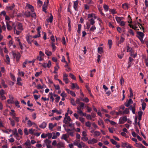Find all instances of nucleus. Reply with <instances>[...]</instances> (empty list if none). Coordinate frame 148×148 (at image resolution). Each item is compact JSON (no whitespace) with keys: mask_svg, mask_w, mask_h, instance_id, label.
<instances>
[{"mask_svg":"<svg viewBox=\"0 0 148 148\" xmlns=\"http://www.w3.org/2000/svg\"><path fill=\"white\" fill-rule=\"evenodd\" d=\"M116 19L118 23H120L122 20L121 18L118 17H116L115 18Z\"/></svg>","mask_w":148,"mask_h":148,"instance_id":"obj_29","label":"nucleus"},{"mask_svg":"<svg viewBox=\"0 0 148 148\" xmlns=\"http://www.w3.org/2000/svg\"><path fill=\"white\" fill-rule=\"evenodd\" d=\"M45 53L48 56H51L52 55V53L51 51L46 50L45 52Z\"/></svg>","mask_w":148,"mask_h":148,"instance_id":"obj_24","label":"nucleus"},{"mask_svg":"<svg viewBox=\"0 0 148 148\" xmlns=\"http://www.w3.org/2000/svg\"><path fill=\"white\" fill-rule=\"evenodd\" d=\"M81 139L82 140L84 141H86L88 140V138L86 137H82L81 138Z\"/></svg>","mask_w":148,"mask_h":148,"instance_id":"obj_59","label":"nucleus"},{"mask_svg":"<svg viewBox=\"0 0 148 148\" xmlns=\"http://www.w3.org/2000/svg\"><path fill=\"white\" fill-rule=\"evenodd\" d=\"M42 73V71H40V72H37L36 73L35 76L36 77H38Z\"/></svg>","mask_w":148,"mask_h":148,"instance_id":"obj_54","label":"nucleus"},{"mask_svg":"<svg viewBox=\"0 0 148 148\" xmlns=\"http://www.w3.org/2000/svg\"><path fill=\"white\" fill-rule=\"evenodd\" d=\"M108 44L109 45V48L110 49L112 45V41L111 40H108Z\"/></svg>","mask_w":148,"mask_h":148,"instance_id":"obj_27","label":"nucleus"},{"mask_svg":"<svg viewBox=\"0 0 148 148\" xmlns=\"http://www.w3.org/2000/svg\"><path fill=\"white\" fill-rule=\"evenodd\" d=\"M77 112L78 113H79L80 115L81 116H84V113H83V112L82 111V110H79V111H77Z\"/></svg>","mask_w":148,"mask_h":148,"instance_id":"obj_58","label":"nucleus"},{"mask_svg":"<svg viewBox=\"0 0 148 148\" xmlns=\"http://www.w3.org/2000/svg\"><path fill=\"white\" fill-rule=\"evenodd\" d=\"M19 102L18 101H16L15 102V104L16 106L18 108H19L20 107V106L19 105Z\"/></svg>","mask_w":148,"mask_h":148,"instance_id":"obj_55","label":"nucleus"},{"mask_svg":"<svg viewBox=\"0 0 148 148\" xmlns=\"http://www.w3.org/2000/svg\"><path fill=\"white\" fill-rule=\"evenodd\" d=\"M47 125V123L44 122L39 125V127L41 128L44 129L46 127Z\"/></svg>","mask_w":148,"mask_h":148,"instance_id":"obj_9","label":"nucleus"},{"mask_svg":"<svg viewBox=\"0 0 148 148\" xmlns=\"http://www.w3.org/2000/svg\"><path fill=\"white\" fill-rule=\"evenodd\" d=\"M70 77L72 79L75 80L76 77L72 73H70L69 75Z\"/></svg>","mask_w":148,"mask_h":148,"instance_id":"obj_39","label":"nucleus"},{"mask_svg":"<svg viewBox=\"0 0 148 148\" xmlns=\"http://www.w3.org/2000/svg\"><path fill=\"white\" fill-rule=\"evenodd\" d=\"M13 134V135H15V137H16V139L18 140H20L19 136L17 132L16 129V130L14 131H13L12 132Z\"/></svg>","mask_w":148,"mask_h":148,"instance_id":"obj_6","label":"nucleus"},{"mask_svg":"<svg viewBox=\"0 0 148 148\" xmlns=\"http://www.w3.org/2000/svg\"><path fill=\"white\" fill-rule=\"evenodd\" d=\"M7 25V28L8 30L10 31L12 29V27L10 25L8 24V22H6Z\"/></svg>","mask_w":148,"mask_h":148,"instance_id":"obj_18","label":"nucleus"},{"mask_svg":"<svg viewBox=\"0 0 148 148\" xmlns=\"http://www.w3.org/2000/svg\"><path fill=\"white\" fill-rule=\"evenodd\" d=\"M68 18L69 22L68 24V26L69 27L68 30L69 32H70L71 30V21L70 19L69 18V17H68Z\"/></svg>","mask_w":148,"mask_h":148,"instance_id":"obj_11","label":"nucleus"},{"mask_svg":"<svg viewBox=\"0 0 148 148\" xmlns=\"http://www.w3.org/2000/svg\"><path fill=\"white\" fill-rule=\"evenodd\" d=\"M129 106L130 107L128 108H129V109L132 111V113L133 114H135V113L136 109L134 106H133L132 105L130 106Z\"/></svg>","mask_w":148,"mask_h":148,"instance_id":"obj_8","label":"nucleus"},{"mask_svg":"<svg viewBox=\"0 0 148 148\" xmlns=\"http://www.w3.org/2000/svg\"><path fill=\"white\" fill-rule=\"evenodd\" d=\"M136 33L138 35V36H137V37L138 38V37L143 38L145 35L143 33L137 31L136 32Z\"/></svg>","mask_w":148,"mask_h":148,"instance_id":"obj_4","label":"nucleus"},{"mask_svg":"<svg viewBox=\"0 0 148 148\" xmlns=\"http://www.w3.org/2000/svg\"><path fill=\"white\" fill-rule=\"evenodd\" d=\"M27 125L29 127H31L33 125V122H32L30 120L27 121Z\"/></svg>","mask_w":148,"mask_h":148,"instance_id":"obj_40","label":"nucleus"},{"mask_svg":"<svg viewBox=\"0 0 148 148\" xmlns=\"http://www.w3.org/2000/svg\"><path fill=\"white\" fill-rule=\"evenodd\" d=\"M51 40L52 41V42H51V43H54V42H55V38H54V36L53 35H52L51 36Z\"/></svg>","mask_w":148,"mask_h":148,"instance_id":"obj_51","label":"nucleus"},{"mask_svg":"<svg viewBox=\"0 0 148 148\" xmlns=\"http://www.w3.org/2000/svg\"><path fill=\"white\" fill-rule=\"evenodd\" d=\"M44 142L45 143L46 145H49L50 144L51 142V141L50 140H49L48 139H46L44 141Z\"/></svg>","mask_w":148,"mask_h":148,"instance_id":"obj_25","label":"nucleus"},{"mask_svg":"<svg viewBox=\"0 0 148 148\" xmlns=\"http://www.w3.org/2000/svg\"><path fill=\"white\" fill-rule=\"evenodd\" d=\"M18 29H19L20 30H23V27L22 24V23H19L18 24Z\"/></svg>","mask_w":148,"mask_h":148,"instance_id":"obj_15","label":"nucleus"},{"mask_svg":"<svg viewBox=\"0 0 148 148\" xmlns=\"http://www.w3.org/2000/svg\"><path fill=\"white\" fill-rule=\"evenodd\" d=\"M33 37L32 36L29 35V36H27L26 37L27 41L28 42L29 44H31V42L30 41V40L32 42L34 40H31Z\"/></svg>","mask_w":148,"mask_h":148,"instance_id":"obj_5","label":"nucleus"},{"mask_svg":"<svg viewBox=\"0 0 148 148\" xmlns=\"http://www.w3.org/2000/svg\"><path fill=\"white\" fill-rule=\"evenodd\" d=\"M127 119L126 116H124L122 118H120L119 120V124H121L124 123L125 122L127 121Z\"/></svg>","mask_w":148,"mask_h":148,"instance_id":"obj_1","label":"nucleus"},{"mask_svg":"<svg viewBox=\"0 0 148 148\" xmlns=\"http://www.w3.org/2000/svg\"><path fill=\"white\" fill-rule=\"evenodd\" d=\"M24 132L25 134L26 135H27L29 134L28 132L27 131V128H25L24 130Z\"/></svg>","mask_w":148,"mask_h":148,"instance_id":"obj_57","label":"nucleus"},{"mask_svg":"<svg viewBox=\"0 0 148 148\" xmlns=\"http://www.w3.org/2000/svg\"><path fill=\"white\" fill-rule=\"evenodd\" d=\"M63 144L62 143L60 142L58 143L57 145V146L58 148H60L63 146Z\"/></svg>","mask_w":148,"mask_h":148,"instance_id":"obj_28","label":"nucleus"},{"mask_svg":"<svg viewBox=\"0 0 148 148\" xmlns=\"http://www.w3.org/2000/svg\"><path fill=\"white\" fill-rule=\"evenodd\" d=\"M53 125L52 123H50L49 124V128L50 129H52L53 128Z\"/></svg>","mask_w":148,"mask_h":148,"instance_id":"obj_48","label":"nucleus"},{"mask_svg":"<svg viewBox=\"0 0 148 148\" xmlns=\"http://www.w3.org/2000/svg\"><path fill=\"white\" fill-rule=\"evenodd\" d=\"M96 29V27L95 25H93L90 29V31L92 32H94Z\"/></svg>","mask_w":148,"mask_h":148,"instance_id":"obj_42","label":"nucleus"},{"mask_svg":"<svg viewBox=\"0 0 148 148\" xmlns=\"http://www.w3.org/2000/svg\"><path fill=\"white\" fill-rule=\"evenodd\" d=\"M79 120L82 123H84L85 121V119L83 117H80L79 118Z\"/></svg>","mask_w":148,"mask_h":148,"instance_id":"obj_62","label":"nucleus"},{"mask_svg":"<svg viewBox=\"0 0 148 148\" xmlns=\"http://www.w3.org/2000/svg\"><path fill=\"white\" fill-rule=\"evenodd\" d=\"M53 16L51 14V16H50L48 19H47V21L48 22L52 23L53 21Z\"/></svg>","mask_w":148,"mask_h":148,"instance_id":"obj_14","label":"nucleus"},{"mask_svg":"<svg viewBox=\"0 0 148 148\" xmlns=\"http://www.w3.org/2000/svg\"><path fill=\"white\" fill-rule=\"evenodd\" d=\"M69 108H68L67 112L65 113V117L64 118H65V119H66V118L68 116V115L69 114Z\"/></svg>","mask_w":148,"mask_h":148,"instance_id":"obj_52","label":"nucleus"},{"mask_svg":"<svg viewBox=\"0 0 148 148\" xmlns=\"http://www.w3.org/2000/svg\"><path fill=\"white\" fill-rule=\"evenodd\" d=\"M10 75L11 77L12 78V80L14 81H15V78L14 75L11 73H10Z\"/></svg>","mask_w":148,"mask_h":148,"instance_id":"obj_50","label":"nucleus"},{"mask_svg":"<svg viewBox=\"0 0 148 148\" xmlns=\"http://www.w3.org/2000/svg\"><path fill=\"white\" fill-rule=\"evenodd\" d=\"M37 3L39 5V7H40L42 4V2L40 0H38Z\"/></svg>","mask_w":148,"mask_h":148,"instance_id":"obj_56","label":"nucleus"},{"mask_svg":"<svg viewBox=\"0 0 148 148\" xmlns=\"http://www.w3.org/2000/svg\"><path fill=\"white\" fill-rule=\"evenodd\" d=\"M13 118L17 122H18L19 121V117L16 116H13Z\"/></svg>","mask_w":148,"mask_h":148,"instance_id":"obj_43","label":"nucleus"},{"mask_svg":"<svg viewBox=\"0 0 148 148\" xmlns=\"http://www.w3.org/2000/svg\"><path fill=\"white\" fill-rule=\"evenodd\" d=\"M51 46L52 47V50L53 51H55L56 49V47L55 46V43H51Z\"/></svg>","mask_w":148,"mask_h":148,"instance_id":"obj_26","label":"nucleus"},{"mask_svg":"<svg viewBox=\"0 0 148 148\" xmlns=\"http://www.w3.org/2000/svg\"><path fill=\"white\" fill-rule=\"evenodd\" d=\"M143 145L141 143H136L135 144V146L139 148L142 147Z\"/></svg>","mask_w":148,"mask_h":148,"instance_id":"obj_45","label":"nucleus"},{"mask_svg":"<svg viewBox=\"0 0 148 148\" xmlns=\"http://www.w3.org/2000/svg\"><path fill=\"white\" fill-rule=\"evenodd\" d=\"M133 101L132 99H130L129 100H127L126 101L125 103V105L127 107H128L130 106V104H132Z\"/></svg>","mask_w":148,"mask_h":148,"instance_id":"obj_2","label":"nucleus"},{"mask_svg":"<svg viewBox=\"0 0 148 148\" xmlns=\"http://www.w3.org/2000/svg\"><path fill=\"white\" fill-rule=\"evenodd\" d=\"M25 145L28 146H30L31 143L30 142V140H27L26 142L25 143Z\"/></svg>","mask_w":148,"mask_h":148,"instance_id":"obj_34","label":"nucleus"},{"mask_svg":"<svg viewBox=\"0 0 148 148\" xmlns=\"http://www.w3.org/2000/svg\"><path fill=\"white\" fill-rule=\"evenodd\" d=\"M122 7L124 9H125L126 8L128 9V4L127 3H124L122 5Z\"/></svg>","mask_w":148,"mask_h":148,"instance_id":"obj_16","label":"nucleus"},{"mask_svg":"<svg viewBox=\"0 0 148 148\" xmlns=\"http://www.w3.org/2000/svg\"><path fill=\"white\" fill-rule=\"evenodd\" d=\"M89 21L90 24L92 25H93L95 23V21L92 18H91Z\"/></svg>","mask_w":148,"mask_h":148,"instance_id":"obj_31","label":"nucleus"},{"mask_svg":"<svg viewBox=\"0 0 148 148\" xmlns=\"http://www.w3.org/2000/svg\"><path fill=\"white\" fill-rule=\"evenodd\" d=\"M24 15L25 16H26L28 17L30 16L31 13L30 12L27 11H25L24 13Z\"/></svg>","mask_w":148,"mask_h":148,"instance_id":"obj_17","label":"nucleus"},{"mask_svg":"<svg viewBox=\"0 0 148 148\" xmlns=\"http://www.w3.org/2000/svg\"><path fill=\"white\" fill-rule=\"evenodd\" d=\"M146 106V103H145L144 102H143L142 104V109L143 110H145Z\"/></svg>","mask_w":148,"mask_h":148,"instance_id":"obj_23","label":"nucleus"},{"mask_svg":"<svg viewBox=\"0 0 148 148\" xmlns=\"http://www.w3.org/2000/svg\"><path fill=\"white\" fill-rule=\"evenodd\" d=\"M71 103L73 106H75L76 105L75 103V100L73 99H71Z\"/></svg>","mask_w":148,"mask_h":148,"instance_id":"obj_36","label":"nucleus"},{"mask_svg":"<svg viewBox=\"0 0 148 148\" xmlns=\"http://www.w3.org/2000/svg\"><path fill=\"white\" fill-rule=\"evenodd\" d=\"M128 32L130 34H132V36L134 35V33L132 29H130L129 30Z\"/></svg>","mask_w":148,"mask_h":148,"instance_id":"obj_61","label":"nucleus"},{"mask_svg":"<svg viewBox=\"0 0 148 148\" xmlns=\"http://www.w3.org/2000/svg\"><path fill=\"white\" fill-rule=\"evenodd\" d=\"M82 25L80 24H79L78 25V29L77 31L78 33L79 34L80 33L81 29V28Z\"/></svg>","mask_w":148,"mask_h":148,"instance_id":"obj_30","label":"nucleus"},{"mask_svg":"<svg viewBox=\"0 0 148 148\" xmlns=\"http://www.w3.org/2000/svg\"><path fill=\"white\" fill-rule=\"evenodd\" d=\"M103 52V50L102 47H100L98 48V52L100 54L102 53Z\"/></svg>","mask_w":148,"mask_h":148,"instance_id":"obj_13","label":"nucleus"},{"mask_svg":"<svg viewBox=\"0 0 148 148\" xmlns=\"http://www.w3.org/2000/svg\"><path fill=\"white\" fill-rule=\"evenodd\" d=\"M125 40V38L122 37H121L120 40L118 41V45L119 44H121V43H122Z\"/></svg>","mask_w":148,"mask_h":148,"instance_id":"obj_32","label":"nucleus"},{"mask_svg":"<svg viewBox=\"0 0 148 148\" xmlns=\"http://www.w3.org/2000/svg\"><path fill=\"white\" fill-rule=\"evenodd\" d=\"M1 84L3 86L4 88H6L8 86L7 85L5 84V81L3 79H2L1 80Z\"/></svg>","mask_w":148,"mask_h":148,"instance_id":"obj_22","label":"nucleus"},{"mask_svg":"<svg viewBox=\"0 0 148 148\" xmlns=\"http://www.w3.org/2000/svg\"><path fill=\"white\" fill-rule=\"evenodd\" d=\"M6 58L7 61L6 62L8 64H9L10 62V59L8 55H6L5 56Z\"/></svg>","mask_w":148,"mask_h":148,"instance_id":"obj_33","label":"nucleus"},{"mask_svg":"<svg viewBox=\"0 0 148 148\" xmlns=\"http://www.w3.org/2000/svg\"><path fill=\"white\" fill-rule=\"evenodd\" d=\"M78 0L74 2L73 8L76 11H78L77 6L78 5Z\"/></svg>","mask_w":148,"mask_h":148,"instance_id":"obj_7","label":"nucleus"},{"mask_svg":"<svg viewBox=\"0 0 148 148\" xmlns=\"http://www.w3.org/2000/svg\"><path fill=\"white\" fill-rule=\"evenodd\" d=\"M124 82V79L123 77H121L120 79V84L121 85H122L123 83Z\"/></svg>","mask_w":148,"mask_h":148,"instance_id":"obj_63","label":"nucleus"},{"mask_svg":"<svg viewBox=\"0 0 148 148\" xmlns=\"http://www.w3.org/2000/svg\"><path fill=\"white\" fill-rule=\"evenodd\" d=\"M129 108H126L125 110L122 112L123 114H124L125 113L128 114L129 113Z\"/></svg>","mask_w":148,"mask_h":148,"instance_id":"obj_20","label":"nucleus"},{"mask_svg":"<svg viewBox=\"0 0 148 148\" xmlns=\"http://www.w3.org/2000/svg\"><path fill=\"white\" fill-rule=\"evenodd\" d=\"M110 141L114 145H117V143L114 139H110Z\"/></svg>","mask_w":148,"mask_h":148,"instance_id":"obj_35","label":"nucleus"},{"mask_svg":"<svg viewBox=\"0 0 148 148\" xmlns=\"http://www.w3.org/2000/svg\"><path fill=\"white\" fill-rule=\"evenodd\" d=\"M47 4H46L45 2H44V3L42 6V11L44 12L45 13L47 12L46 10L47 8Z\"/></svg>","mask_w":148,"mask_h":148,"instance_id":"obj_10","label":"nucleus"},{"mask_svg":"<svg viewBox=\"0 0 148 148\" xmlns=\"http://www.w3.org/2000/svg\"><path fill=\"white\" fill-rule=\"evenodd\" d=\"M63 80L65 82L66 84H67L69 82V81L67 78H64Z\"/></svg>","mask_w":148,"mask_h":148,"instance_id":"obj_49","label":"nucleus"},{"mask_svg":"<svg viewBox=\"0 0 148 148\" xmlns=\"http://www.w3.org/2000/svg\"><path fill=\"white\" fill-rule=\"evenodd\" d=\"M85 125L86 127H90L91 126V123L89 121H87L85 123Z\"/></svg>","mask_w":148,"mask_h":148,"instance_id":"obj_44","label":"nucleus"},{"mask_svg":"<svg viewBox=\"0 0 148 148\" xmlns=\"http://www.w3.org/2000/svg\"><path fill=\"white\" fill-rule=\"evenodd\" d=\"M15 7V5L14 3L12 4V5L9 6L8 7V8L10 10H12Z\"/></svg>","mask_w":148,"mask_h":148,"instance_id":"obj_64","label":"nucleus"},{"mask_svg":"<svg viewBox=\"0 0 148 148\" xmlns=\"http://www.w3.org/2000/svg\"><path fill=\"white\" fill-rule=\"evenodd\" d=\"M110 10L111 12V13L112 14H115L116 13V12L115 11V10L114 9H110Z\"/></svg>","mask_w":148,"mask_h":148,"instance_id":"obj_53","label":"nucleus"},{"mask_svg":"<svg viewBox=\"0 0 148 148\" xmlns=\"http://www.w3.org/2000/svg\"><path fill=\"white\" fill-rule=\"evenodd\" d=\"M21 58V55L19 53H17V55L16 58V61L17 62H18L19 59H20Z\"/></svg>","mask_w":148,"mask_h":148,"instance_id":"obj_19","label":"nucleus"},{"mask_svg":"<svg viewBox=\"0 0 148 148\" xmlns=\"http://www.w3.org/2000/svg\"><path fill=\"white\" fill-rule=\"evenodd\" d=\"M53 86L56 90H60V88L59 85H56L55 84H53Z\"/></svg>","mask_w":148,"mask_h":148,"instance_id":"obj_41","label":"nucleus"},{"mask_svg":"<svg viewBox=\"0 0 148 148\" xmlns=\"http://www.w3.org/2000/svg\"><path fill=\"white\" fill-rule=\"evenodd\" d=\"M95 135L96 136H99L100 135L101 133L99 131H96L94 132Z\"/></svg>","mask_w":148,"mask_h":148,"instance_id":"obj_47","label":"nucleus"},{"mask_svg":"<svg viewBox=\"0 0 148 148\" xmlns=\"http://www.w3.org/2000/svg\"><path fill=\"white\" fill-rule=\"evenodd\" d=\"M48 135V139H50L51 138L52 136V135L51 134L48 133L47 134H45L44 133H43L41 135V137L42 138H45Z\"/></svg>","mask_w":148,"mask_h":148,"instance_id":"obj_3","label":"nucleus"},{"mask_svg":"<svg viewBox=\"0 0 148 148\" xmlns=\"http://www.w3.org/2000/svg\"><path fill=\"white\" fill-rule=\"evenodd\" d=\"M12 99H8V100H7V102L8 103H11V104H12V103H14V101L13 100V99H14V97H12Z\"/></svg>","mask_w":148,"mask_h":148,"instance_id":"obj_21","label":"nucleus"},{"mask_svg":"<svg viewBox=\"0 0 148 148\" xmlns=\"http://www.w3.org/2000/svg\"><path fill=\"white\" fill-rule=\"evenodd\" d=\"M67 135L66 134H63L62 137L61 138L62 139H64L65 140H66Z\"/></svg>","mask_w":148,"mask_h":148,"instance_id":"obj_46","label":"nucleus"},{"mask_svg":"<svg viewBox=\"0 0 148 148\" xmlns=\"http://www.w3.org/2000/svg\"><path fill=\"white\" fill-rule=\"evenodd\" d=\"M27 5L28 8L30 9L31 11L33 12L34 11V7L32 5H30V4H27Z\"/></svg>","mask_w":148,"mask_h":148,"instance_id":"obj_12","label":"nucleus"},{"mask_svg":"<svg viewBox=\"0 0 148 148\" xmlns=\"http://www.w3.org/2000/svg\"><path fill=\"white\" fill-rule=\"evenodd\" d=\"M18 133L21 135H22L23 134V132L21 128H19L18 129Z\"/></svg>","mask_w":148,"mask_h":148,"instance_id":"obj_60","label":"nucleus"},{"mask_svg":"<svg viewBox=\"0 0 148 148\" xmlns=\"http://www.w3.org/2000/svg\"><path fill=\"white\" fill-rule=\"evenodd\" d=\"M103 8H104V9L106 11H107L108 10L109 7L108 5H107L106 4H104L103 5Z\"/></svg>","mask_w":148,"mask_h":148,"instance_id":"obj_38","label":"nucleus"},{"mask_svg":"<svg viewBox=\"0 0 148 148\" xmlns=\"http://www.w3.org/2000/svg\"><path fill=\"white\" fill-rule=\"evenodd\" d=\"M60 96L63 97H66L67 96V95L64 91H63L62 93L61 94Z\"/></svg>","mask_w":148,"mask_h":148,"instance_id":"obj_37","label":"nucleus"}]
</instances>
